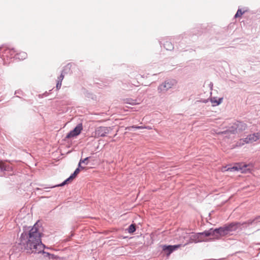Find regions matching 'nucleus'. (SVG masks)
I'll return each instance as SVG.
<instances>
[{"mask_svg":"<svg viewBox=\"0 0 260 260\" xmlns=\"http://www.w3.org/2000/svg\"><path fill=\"white\" fill-rule=\"evenodd\" d=\"M41 233L39 223L36 222L27 233L23 232L20 236V244L23 245L24 250L28 253H40L42 252L44 257H49L54 255L45 252V247L41 241Z\"/></svg>","mask_w":260,"mask_h":260,"instance_id":"obj_1","label":"nucleus"},{"mask_svg":"<svg viewBox=\"0 0 260 260\" xmlns=\"http://www.w3.org/2000/svg\"><path fill=\"white\" fill-rule=\"evenodd\" d=\"M243 225L240 222H232L225 224L223 226L215 229V231L218 232V236H224L230 232L236 231L240 227Z\"/></svg>","mask_w":260,"mask_h":260,"instance_id":"obj_2","label":"nucleus"},{"mask_svg":"<svg viewBox=\"0 0 260 260\" xmlns=\"http://www.w3.org/2000/svg\"><path fill=\"white\" fill-rule=\"evenodd\" d=\"M176 82L175 80L168 79L165 81L163 83L160 84L157 90L159 93H165L169 89L171 88L174 85H175Z\"/></svg>","mask_w":260,"mask_h":260,"instance_id":"obj_3","label":"nucleus"},{"mask_svg":"<svg viewBox=\"0 0 260 260\" xmlns=\"http://www.w3.org/2000/svg\"><path fill=\"white\" fill-rule=\"evenodd\" d=\"M112 129L111 127L99 126L95 131V136L97 137H104Z\"/></svg>","mask_w":260,"mask_h":260,"instance_id":"obj_4","label":"nucleus"},{"mask_svg":"<svg viewBox=\"0 0 260 260\" xmlns=\"http://www.w3.org/2000/svg\"><path fill=\"white\" fill-rule=\"evenodd\" d=\"M83 129V126L82 124L79 123L77 124V125L73 129L72 131H70L66 136V138L67 139H70L71 138H73L74 137L77 136L79 135L81 132V131Z\"/></svg>","mask_w":260,"mask_h":260,"instance_id":"obj_5","label":"nucleus"},{"mask_svg":"<svg viewBox=\"0 0 260 260\" xmlns=\"http://www.w3.org/2000/svg\"><path fill=\"white\" fill-rule=\"evenodd\" d=\"M260 138V133H256L248 135L246 138L241 139V141L245 143H251L256 141Z\"/></svg>","mask_w":260,"mask_h":260,"instance_id":"obj_6","label":"nucleus"},{"mask_svg":"<svg viewBox=\"0 0 260 260\" xmlns=\"http://www.w3.org/2000/svg\"><path fill=\"white\" fill-rule=\"evenodd\" d=\"M260 223V215L255 217L254 219H250L242 223L244 227L247 228L250 225H257Z\"/></svg>","mask_w":260,"mask_h":260,"instance_id":"obj_7","label":"nucleus"},{"mask_svg":"<svg viewBox=\"0 0 260 260\" xmlns=\"http://www.w3.org/2000/svg\"><path fill=\"white\" fill-rule=\"evenodd\" d=\"M249 165H244L242 167H238V166H234L233 167H229L226 169V171L234 172L236 171L241 170L242 172H246L247 171H249L250 169Z\"/></svg>","mask_w":260,"mask_h":260,"instance_id":"obj_8","label":"nucleus"},{"mask_svg":"<svg viewBox=\"0 0 260 260\" xmlns=\"http://www.w3.org/2000/svg\"><path fill=\"white\" fill-rule=\"evenodd\" d=\"M180 247V245H164L162 247V250L164 251L167 252V255L169 256L174 251L177 250L179 247Z\"/></svg>","mask_w":260,"mask_h":260,"instance_id":"obj_9","label":"nucleus"},{"mask_svg":"<svg viewBox=\"0 0 260 260\" xmlns=\"http://www.w3.org/2000/svg\"><path fill=\"white\" fill-rule=\"evenodd\" d=\"M201 236H204L205 237H209L210 236H214L218 238V232L215 231V229H210V230L208 231H205L203 232L200 233Z\"/></svg>","mask_w":260,"mask_h":260,"instance_id":"obj_10","label":"nucleus"},{"mask_svg":"<svg viewBox=\"0 0 260 260\" xmlns=\"http://www.w3.org/2000/svg\"><path fill=\"white\" fill-rule=\"evenodd\" d=\"M16 50L14 49H10V48H7L6 49L4 52H3V55L6 56L7 57H15L16 58Z\"/></svg>","mask_w":260,"mask_h":260,"instance_id":"obj_11","label":"nucleus"},{"mask_svg":"<svg viewBox=\"0 0 260 260\" xmlns=\"http://www.w3.org/2000/svg\"><path fill=\"white\" fill-rule=\"evenodd\" d=\"M190 241L195 243H198L202 241V238L201 236L200 233L192 234L190 236Z\"/></svg>","mask_w":260,"mask_h":260,"instance_id":"obj_12","label":"nucleus"},{"mask_svg":"<svg viewBox=\"0 0 260 260\" xmlns=\"http://www.w3.org/2000/svg\"><path fill=\"white\" fill-rule=\"evenodd\" d=\"M236 127L237 129L238 133L242 132V131H244L247 125L246 124L241 121H237L235 123Z\"/></svg>","mask_w":260,"mask_h":260,"instance_id":"obj_13","label":"nucleus"},{"mask_svg":"<svg viewBox=\"0 0 260 260\" xmlns=\"http://www.w3.org/2000/svg\"><path fill=\"white\" fill-rule=\"evenodd\" d=\"M238 133L237 129L236 127V124L234 123L232 126H231L228 130L222 132L221 133L222 134H235Z\"/></svg>","mask_w":260,"mask_h":260,"instance_id":"obj_14","label":"nucleus"},{"mask_svg":"<svg viewBox=\"0 0 260 260\" xmlns=\"http://www.w3.org/2000/svg\"><path fill=\"white\" fill-rule=\"evenodd\" d=\"M160 44L164 45L165 48L167 50H172L174 49V45L169 41H166L164 42H160Z\"/></svg>","mask_w":260,"mask_h":260,"instance_id":"obj_15","label":"nucleus"},{"mask_svg":"<svg viewBox=\"0 0 260 260\" xmlns=\"http://www.w3.org/2000/svg\"><path fill=\"white\" fill-rule=\"evenodd\" d=\"M124 103L127 104H129L131 105H135L136 104H138L139 103L137 102V100H134L131 98H127L124 100Z\"/></svg>","mask_w":260,"mask_h":260,"instance_id":"obj_16","label":"nucleus"},{"mask_svg":"<svg viewBox=\"0 0 260 260\" xmlns=\"http://www.w3.org/2000/svg\"><path fill=\"white\" fill-rule=\"evenodd\" d=\"M222 98H219L216 100L215 98H213L210 99V101L213 104V106L219 105L222 101Z\"/></svg>","mask_w":260,"mask_h":260,"instance_id":"obj_17","label":"nucleus"},{"mask_svg":"<svg viewBox=\"0 0 260 260\" xmlns=\"http://www.w3.org/2000/svg\"><path fill=\"white\" fill-rule=\"evenodd\" d=\"M26 57L27 54L24 52H21L19 53H16V58L18 59L19 60H23L26 58Z\"/></svg>","mask_w":260,"mask_h":260,"instance_id":"obj_18","label":"nucleus"},{"mask_svg":"<svg viewBox=\"0 0 260 260\" xmlns=\"http://www.w3.org/2000/svg\"><path fill=\"white\" fill-rule=\"evenodd\" d=\"M128 232L129 233H133L136 231V225L135 224H131L128 229Z\"/></svg>","mask_w":260,"mask_h":260,"instance_id":"obj_19","label":"nucleus"},{"mask_svg":"<svg viewBox=\"0 0 260 260\" xmlns=\"http://www.w3.org/2000/svg\"><path fill=\"white\" fill-rule=\"evenodd\" d=\"M72 180L71 178H70V177H69L68 178H67L66 180H65L63 182H62L61 184H58L57 185H55L53 186V187H56V186H62L64 185L68 184L70 181Z\"/></svg>","mask_w":260,"mask_h":260,"instance_id":"obj_20","label":"nucleus"},{"mask_svg":"<svg viewBox=\"0 0 260 260\" xmlns=\"http://www.w3.org/2000/svg\"><path fill=\"white\" fill-rule=\"evenodd\" d=\"M244 13V11H242L241 9H239L235 15V18L241 16Z\"/></svg>","mask_w":260,"mask_h":260,"instance_id":"obj_21","label":"nucleus"},{"mask_svg":"<svg viewBox=\"0 0 260 260\" xmlns=\"http://www.w3.org/2000/svg\"><path fill=\"white\" fill-rule=\"evenodd\" d=\"M90 158V157H87L84 159H80V163L84 164L85 165H87L88 164V159Z\"/></svg>","mask_w":260,"mask_h":260,"instance_id":"obj_22","label":"nucleus"},{"mask_svg":"<svg viewBox=\"0 0 260 260\" xmlns=\"http://www.w3.org/2000/svg\"><path fill=\"white\" fill-rule=\"evenodd\" d=\"M63 71H62V73H61V74L59 76V77H58L57 81H61V82H62V80L64 78V75L63 74Z\"/></svg>","mask_w":260,"mask_h":260,"instance_id":"obj_23","label":"nucleus"},{"mask_svg":"<svg viewBox=\"0 0 260 260\" xmlns=\"http://www.w3.org/2000/svg\"><path fill=\"white\" fill-rule=\"evenodd\" d=\"M132 127L134 128H136V129H143L144 128H147L146 127H143L142 126H136V125H133V126H132Z\"/></svg>","mask_w":260,"mask_h":260,"instance_id":"obj_24","label":"nucleus"},{"mask_svg":"<svg viewBox=\"0 0 260 260\" xmlns=\"http://www.w3.org/2000/svg\"><path fill=\"white\" fill-rule=\"evenodd\" d=\"M61 86V81H57V84H56V88L59 89Z\"/></svg>","mask_w":260,"mask_h":260,"instance_id":"obj_25","label":"nucleus"},{"mask_svg":"<svg viewBox=\"0 0 260 260\" xmlns=\"http://www.w3.org/2000/svg\"><path fill=\"white\" fill-rule=\"evenodd\" d=\"M5 170V169L4 168V166L2 164V162L0 161V171H3Z\"/></svg>","mask_w":260,"mask_h":260,"instance_id":"obj_26","label":"nucleus"},{"mask_svg":"<svg viewBox=\"0 0 260 260\" xmlns=\"http://www.w3.org/2000/svg\"><path fill=\"white\" fill-rule=\"evenodd\" d=\"M79 172H80V169H79V168H77L75 170V171H74V173H75V174H76V175H77L79 174Z\"/></svg>","mask_w":260,"mask_h":260,"instance_id":"obj_27","label":"nucleus"},{"mask_svg":"<svg viewBox=\"0 0 260 260\" xmlns=\"http://www.w3.org/2000/svg\"><path fill=\"white\" fill-rule=\"evenodd\" d=\"M76 176H77V175L75 174V173H73V174H72L70 177V178H71L73 180L76 177Z\"/></svg>","mask_w":260,"mask_h":260,"instance_id":"obj_28","label":"nucleus"},{"mask_svg":"<svg viewBox=\"0 0 260 260\" xmlns=\"http://www.w3.org/2000/svg\"><path fill=\"white\" fill-rule=\"evenodd\" d=\"M81 164L82 163H80V160L79 161V162L78 164V168H79V169H80L81 167H82L81 166Z\"/></svg>","mask_w":260,"mask_h":260,"instance_id":"obj_29","label":"nucleus"},{"mask_svg":"<svg viewBox=\"0 0 260 260\" xmlns=\"http://www.w3.org/2000/svg\"><path fill=\"white\" fill-rule=\"evenodd\" d=\"M84 168H84V167H83V166H82V167H81V168H80V169H81V170H83V169H84Z\"/></svg>","mask_w":260,"mask_h":260,"instance_id":"obj_30","label":"nucleus"},{"mask_svg":"<svg viewBox=\"0 0 260 260\" xmlns=\"http://www.w3.org/2000/svg\"><path fill=\"white\" fill-rule=\"evenodd\" d=\"M207 102H208V100H206L203 101V102L205 103H207Z\"/></svg>","mask_w":260,"mask_h":260,"instance_id":"obj_31","label":"nucleus"}]
</instances>
